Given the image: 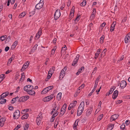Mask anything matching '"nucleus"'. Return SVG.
<instances>
[{"instance_id":"obj_2","label":"nucleus","mask_w":130,"mask_h":130,"mask_svg":"<svg viewBox=\"0 0 130 130\" xmlns=\"http://www.w3.org/2000/svg\"><path fill=\"white\" fill-rule=\"evenodd\" d=\"M61 15L60 10L57 9L55 11L54 15V19L55 20H57Z\"/></svg>"},{"instance_id":"obj_41","label":"nucleus","mask_w":130,"mask_h":130,"mask_svg":"<svg viewBox=\"0 0 130 130\" xmlns=\"http://www.w3.org/2000/svg\"><path fill=\"white\" fill-rule=\"evenodd\" d=\"M104 38V35H103L100 38V42H102V43H103V40Z\"/></svg>"},{"instance_id":"obj_18","label":"nucleus","mask_w":130,"mask_h":130,"mask_svg":"<svg viewBox=\"0 0 130 130\" xmlns=\"http://www.w3.org/2000/svg\"><path fill=\"white\" fill-rule=\"evenodd\" d=\"M125 126L124 123H123L120 126V128L121 130H126L125 128Z\"/></svg>"},{"instance_id":"obj_28","label":"nucleus","mask_w":130,"mask_h":130,"mask_svg":"<svg viewBox=\"0 0 130 130\" xmlns=\"http://www.w3.org/2000/svg\"><path fill=\"white\" fill-rule=\"evenodd\" d=\"M79 121V120L78 119H77L76 120L73 125V127L74 128L76 127L78 125V122Z\"/></svg>"},{"instance_id":"obj_59","label":"nucleus","mask_w":130,"mask_h":130,"mask_svg":"<svg viewBox=\"0 0 130 130\" xmlns=\"http://www.w3.org/2000/svg\"><path fill=\"white\" fill-rule=\"evenodd\" d=\"M122 102V100H118L117 101L116 103L117 104H120V103H121Z\"/></svg>"},{"instance_id":"obj_62","label":"nucleus","mask_w":130,"mask_h":130,"mask_svg":"<svg viewBox=\"0 0 130 130\" xmlns=\"http://www.w3.org/2000/svg\"><path fill=\"white\" fill-rule=\"evenodd\" d=\"M71 4V2L69 0L68 2H67V5L68 7L70 6Z\"/></svg>"},{"instance_id":"obj_9","label":"nucleus","mask_w":130,"mask_h":130,"mask_svg":"<svg viewBox=\"0 0 130 130\" xmlns=\"http://www.w3.org/2000/svg\"><path fill=\"white\" fill-rule=\"evenodd\" d=\"M127 83L125 80L122 81L120 84V86L122 89L124 88L126 86Z\"/></svg>"},{"instance_id":"obj_23","label":"nucleus","mask_w":130,"mask_h":130,"mask_svg":"<svg viewBox=\"0 0 130 130\" xmlns=\"http://www.w3.org/2000/svg\"><path fill=\"white\" fill-rule=\"evenodd\" d=\"M46 87L44 88L43 90L41 92L42 94H45L48 91L47 89H46Z\"/></svg>"},{"instance_id":"obj_4","label":"nucleus","mask_w":130,"mask_h":130,"mask_svg":"<svg viewBox=\"0 0 130 130\" xmlns=\"http://www.w3.org/2000/svg\"><path fill=\"white\" fill-rule=\"evenodd\" d=\"M53 95L52 94L50 96H48L43 98V101L44 102L49 101L52 99H53Z\"/></svg>"},{"instance_id":"obj_26","label":"nucleus","mask_w":130,"mask_h":130,"mask_svg":"<svg viewBox=\"0 0 130 130\" xmlns=\"http://www.w3.org/2000/svg\"><path fill=\"white\" fill-rule=\"evenodd\" d=\"M65 111H66L64 110L63 109H61L60 112L59 116H62L65 113Z\"/></svg>"},{"instance_id":"obj_13","label":"nucleus","mask_w":130,"mask_h":130,"mask_svg":"<svg viewBox=\"0 0 130 130\" xmlns=\"http://www.w3.org/2000/svg\"><path fill=\"white\" fill-rule=\"evenodd\" d=\"M114 88H115L114 86H113L112 88H111L109 92L106 93V95H109L111 94L114 90L113 89Z\"/></svg>"},{"instance_id":"obj_12","label":"nucleus","mask_w":130,"mask_h":130,"mask_svg":"<svg viewBox=\"0 0 130 130\" xmlns=\"http://www.w3.org/2000/svg\"><path fill=\"white\" fill-rule=\"evenodd\" d=\"M116 24V22H113L110 28V30L111 32L113 31L115 29V27Z\"/></svg>"},{"instance_id":"obj_40","label":"nucleus","mask_w":130,"mask_h":130,"mask_svg":"<svg viewBox=\"0 0 130 130\" xmlns=\"http://www.w3.org/2000/svg\"><path fill=\"white\" fill-rule=\"evenodd\" d=\"M28 90H32L34 89L33 86L32 85H28Z\"/></svg>"},{"instance_id":"obj_35","label":"nucleus","mask_w":130,"mask_h":130,"mask_svg":"<svg viewBox=\"0 0 130 130\" xmlns=\"http://www.w3.org/2000/svg\"><path fill=\"white\" fill-rule=\"evenodd\" d=\"M21 77L20 79V80L21 81V80H23L25 77V76L24 72L21 73Z\"/></svg>"},{"instance_id":"obj_24","label":"nucleus","mask_w":130,"mask_h":130,"mask_svg":"<svg viewBox=\"0 0 130 130\" xmlns=\"http://www.w3.org/2000/svg\"><path fill=\"white\" fill-rule=\"evenodd\" d=\"M55 69V67H52V68L50 69V70L48 72V74H49V73H50V72H52V73H53L54 72Z\"/></svg>"},{"instance_id":"obj_57","label":"nucleus","mask_w":130,"mask_h":130,"mask_svg":"<svg viewBox=\"0 0 130 130\" xmlns=\"http://www.w3.org/2000/svg\"><path fill=\"white\" fill-rule=\"evenodd\" d=\"M18 43V42L17 41H15L14 42V43H13V46H15L16 45H17V44Z\"/></svg>"},{"instance_id":"obj_55","label":"nucleus","mask_w":130,"mask_h":130,"mask_svg":"<svg viewBox=\"0 0 130 130\" xmlns=\"http://www.w3.org/2000/svg\"><path fill=\"white\" fill-rule=\"evenodd\" d=\"M21 127V125L19 124L17 125L16 127L15 128V129H16V130H18L19 128H20Z\"/></svg>"},{"instance_id":"obj_44","label":"nucleus","mask_w":130,"mask_h":130,"mask_svg":"<svg viewBox=\"0 0 130 130\" xmlns=\"http://www.w3.org/2000/svg\"><path fill=\"white\" fill-rule=\"evenodd\" d=\"M6 37L4 36H1L0 37V39L1 40L3 41L4 40L6 39Z\"/></svg>"},{"instance_id":"obj_54","label":"nucleus","mask_w":130,"mask_h":130,"mask_svg":"<svg viewBox=\"0 0 130 130\" xmlns=\"http://www.w3.org/2000/svg\"><path fill=\"white\" fill-rule=\"evenodd\" d=\"M64 46V47H62V50L61 51V52L62 51H65L66 50L67 47H66V45H65Z\"/></svg>"},{"instance_id":"obj_37","label":"nucleus","mask_w":130,"mask_h":130,"mask_svg":"<svg viewBox=\"0 0 130 130\" xmlns=\"http://www.w3.org/2000/svg\"><path fill=\"white\" fill-rule=\"evenodd\" d=\"M107 50L106 48H105L103 51L102 52V54H101L102 56H103V57L105 55V52Z\"/></svg>"},{"instance_id":"obj_39","label":"nucleus","mask_w":130,"mask_h":130,"mask_svg":"<svg viewBox=\"0 0 130 130\" xmlns=\"http://www.w3.org/2000/svg\"><path fill=\"white\" fill-rule=\"evenodd\" d=\"M86 1H83L80 4V5L81 6H84L86 4Z\"/></svg>"},{"instance_id":"obj_38","label":"nucleus","mask_w":130,"mask_h":130,"mask_svg":"<svg viewBox=\"0 0 130 130\" xmlns=\"http://www.w3.org/2000/svg\"><path fill=\"white\" fill-rule=\"evenodd\" d=\"M42 33V29L40 28L39 29L38 32L37 33V34H38V36H40L41 35Z\"/></svg>"},{"instance_id":"obj_43","label":"nucleus","mask_w":130,"mask_h":130,"mask_svg":"<svg viewBox=\"0 0 130 130\" xmlns=\"http://www.w3.org/2000/svg\"><path fill=\"white\" fill-rule=\"evenodd\" d=\"M28 86L27 85L26 86H25L23 88L24 91H26L27 92L28 91Z\"/></svg>"},{"instance_id":"obj_25","label":"nucleus","mask_w":130,"mask_h":130,"mask_svg":"<svg viewBox=\"0 0 130 130\" xmlns=\"http://www.w3.org/2000/svg\"><path fill=\"white\" fill-rule=\"evenodd\" d=\"M6 101V100L3 98V99H0V104H3L5 103Z\"/></svg>"},{"instance_id":"obj_22","label":"nucleus","mask_w":130,"mask_h":130,"mask_svg":"<svg viewBox=\"0 0 130 130\" xmlns=\"http://www.w3.org/2000/svg\"><path fill=\"white\" fill-rule=\"evenodd\" d=\"M15 55H12L11 58L9 59L8 63L9 62H10V63L13 60H14V59L15 58Z\"/></svg>"},{"instance_id":"obj_1","label":"nucleus","mask_w":130,"mask_h":130,"mask_svg":"<svg viewBox=\"0 0 130 130\" xmlns=\"http://www.w3.org/2000/svg\"><path fill=\"white\" fill-rule=\"evenodd\" d=\"M85 104L84 102H81L78 107L77 111V115L78 116H80L83 113L84 107Z\"/></svg>"},{"instance_id":"obj_52","label":"nucleus","mask_w":130,"mask_h":130,"mask_svg":"<svg viewBox=\"0 0 130 130\" xmlns=\"http://www.w3.org/2000/svg\"><path fill=\"white\" fill-rule=\"evenodd\" d=\"M114 126L112 124H109L108 126V127L109 128H111V130L112 129Z\"/></svg>"},{"instance_id":"obj_27","label":"nucleus","mask_w":130,"mask_h":130,"mask_svg":"<svg viewBox=\"0 0 130 130\" xmlns=\"http://www.w3.org/2000/svg\"><path fill=\"white\" fill-rule=\"evenodd\" d=\"M26 14L25 12H23L20 14L19 17V18H22L24 17Z\"/></svg>"},{"instance_id":"obj_48","label":"nucleus","mask_w":130,"mask_h":130,"mask_svg":"<svg viewBox=\"0 0 130 130\" xmlns=\"http://www.w3.org/2000/svg\"><path fill=\"white\" fill-rule=\"evenodd\" d=\"M118 92H119L118 91L116 90L114 91L113 93V94H114V95H115L116 96H118Z\"/></svg>"},{"instance_id":"obj_16","label":"nucleus","mask_w":130,"mask_h":130,"mask_svg":"<svg viewBox=\"0 0 130 130\" xmlns=\"http://www.w3.org/2000/svg\"><path fill=\"white\" fill-rule=\"evenodd\" d=\"M28 117V113H26L23 115L21 117L22 120L27 119Z\"/></svg>"},{"instance_id":"obj_17","label":"nucleus","mask_w":130,"mask_h":130,"mask_svg":"<svg viewBox=\"0 0 130 130\" xmlns=\"http://www.w3.org/2000/svg\"><path fill=\"white\" fill-rule=\"evenodd\" d=\"M62 93L61 92H59L58 93L57 95V98L58 101L61 100V98Z\"/></svg>"},{"instance_id":"obj_30","label":"nucleus","mask_w":130,"mask_h":130,"mask_svg":"<svg viewBox=\"0 0 130 130\" xmlns=\"http://www.w3.org/2000/svg\"><path fill=\"white\" fill-rule=\"evenodd\" d=\"M38 45L37 44H35L33 47L32 48L31 50V51L32 52H33L35 51L37 47V46Z\"/></svg>"},{"instance_id":"obj_51","label":"nucleus","mask_w":130,"mask_h":130,"mask_svg":"<svg viewBox=\"0 0 130 130\" xmlns=\"http://www.w3.org/2000/svg\"><path fill=\"white\" fill-rule=\"evenodd\" d=\"M35 13V12L34 11H32L31 12H30L29 14V17H31L32 15H33Z\"/></svg>"},{"instance_id":"obj_21","label":"nucleus","mask_w":130,"mask_h":130,"mask_svg":"<svg viewBox=\"0 0 130 130\" xmlns=\"http://www.w3.org/2000/svg\"><path fill=\"white\" fill-rule=\"evenodd\" d=\"M24 98H24L23 96L22 97L19 98L18 101L19 102L26 101V100Z\"/></svg>"},{"instance_id":"obj_45","label":"nucleus","mask_w":130,"mask_h":130,"mask_svg":"<svg viewBox=\"0 0 130 130\" xmlns=\"http://www.w3.org/2000/svg\"><path fill=\"white\" fill-rule=\"evenodd\" d=\"M53 88V86H51L46 87L47 88L46 89H47V90L49 91L52 89Z\"/></svg>"},{"instance_id":"obj_29","label":"nucleus","mask_w":130,"mask_h":130,"mask_svg":"<svg viewBox=\"0 0 130 130\" xmlns=\"http://www.w3.org/2000/svg\"><path fill=\"white\" fill-rule=\"evenodd\" d=\"M65 73H64V72L62 71H61L60 74V78L62 77V78H63L64 76L65 75Z\"/></svg>"},{"instance_id":"obj_63","label":"nucleus","mask_w":130,"mask_h":130,"mask_svg":"<svg viewBox=\"0 0 130 130\" xmlns=\"http://www.w3.org/2000/svg\"><path fill=\"white\" fill-rule=\"evenodd\" d=\"M24 98H25V99L26 100V101L29 98V97L28 96H23Z\"/></svg>"},{"instance_id":"obj_60","label":"nucleus","mask_w":130,"mask_h":130,"mask_svg":"<svg viewBox=\"0 0 130 130\" xmlns=\"http://www.w3.org/2000/svg\"><path fill=\"white\" fill-rule=\"evenodd\" d=\"M9 47L8 46H6L5 48V51H6V52H7V51L8 50H9Z\"/></svg>"},{"instance_id":"obj_20","label":"nucleus","mask_w":130,"mask_h":130,"mask_svg":"<svg viewBox=\"0 0 130 130\" xmlns=\"http://www.w3.org/2000/svg\"><path fill=\"white\" fill-rule=\"evenodd\" d=\"M92 112V110L91 109H88L87 111L86 115L87 116H88Z\"/></svg>"},{"instance_id":"obj_10","label":"nucleus","mask_w":130,"mask_h":130,"mask_svg":"<svg viewBox=\"0 0 130 130\" xmlns=\"http://www.w3.org/2000/svg\"><path fill=\"white\" fill-rule=\"evenodd\" d=\"M59 113L58 112H56L55 114H53L52 116V118L50 120L51 122H53L55 120V117Z\"/></svg>"},{"instance_id":"obj_33","label":"nucleus","mask_w":130,"mask_h":130,"mask_svg":"<svg viewBox=\"0 0 130 130\" xmlns=\"http://www.w3.org/2000/svg\"><path fill=\"white\" fill-rule=\"evenodd\" d=\"M42 113H39L37 119L38 118V119H40V120H42Z\"/></svg>"},{"instance_id":"obj_58","label":"nucleus","mask_w":130,"mask_h":130,"mask_svg":"<svg viewBox=\"0 0 130 130\" xmlns=\"http://www.w3.org/2000/svg\"><path fill=\"white\" fill-rule=\"evenodd\" d=\"M73 108L72 107V106L70 104L69 105V107L68 108V109L69 110H70L72 109Z\"/></svg>"},{"instance_id":"obj_50","label":"nucleus","mask_w":130,"mask_h":130,"mask_svg":"<svg viewBox=\"0 0 130 130\" xmlns=\"http://www.w3.org/2000/svg\"><path fill=\"white\" fill-rule=\"evenodd\" d=\"M106 24V23H105H105H102L100 26V28H101V29H102L103 28V27H104L105 26V25Z\"/></svg>"},{"instance_id":"obj_11","label":"nucleus","mask_w":130,"mask_h":130,"mask_svg":"<svg viewBox=\"0 0 130 130\" xmlns=\"http://www.w3.org/2000/svg\"><path fill=\"white\" fill-rule=\"evenodd\" d=\"M5 121V119L3 118L0 119V126H1L2 127L3 126Z\"/></svg>"},{"instance_id":"obj_3","label":"nucleus","mask_w":130,"mask_h":130,"mask_svg":"<svg viewBox=\"0 0 130 130\" xmlns=\"http://www.w3.org/2000/svg\"><path fill=\"white\" fill-rule=\"evenodd\" d=\"M20 113L18 110H16L14 113L13 117L14 119H18L20 117Z\"/></svg>"},{"instance_id":"obj_14","label":"nucleus","mask_w":130,"mask_h":130,"mask_svg":"<svg viewBox=\"0 0 130 130\" xmlns=\"http://www.w3.org/2000/svg\"><path fill=\"white\" fill-rule=\"evenodd\" d=\"M119 115L117 114H115L112 116L111 118L112 119V121L115 120L118 117Z\"/></svg>"},{"instance_id":"obj_64","label":"nucleus","mask_w":130,"mask_h":130,"mask_svg":"<svg viewBox=\"0 0 130 130\" xmlns=\"http://www.w3.org/2000/svg\"><path fill=\"white\" fill-rule=\"evenodd\" d=\"M75 110L74 109H72L71 111V114H73V113L74 112Z\"/></svg>"},{"instance_id":"obj_42","label":"nucleus","mask_w":130,"mask_h":130,"mask_svg":"<svg viewBox=\"0 0 130 130\" xmlns=\"http://www.w3.org/2000/svg\"><path fill=\"white\" fill-rule=\"evenodd\" d=\"M29 127V124H26L25 126L24 127V130H27V129H28Z\"/></svg>"},{"instance_id":"obj_61","label":"nucleus","mask_w":130,"mask_h":130,"mask_svg":"<svg viewBox=\"0 0 130 130\" xmlns=\"http://www.w3.org/2000/svg\"><path fill=\"white\" fill-rule=\"evenodd\" d=\"M130 123V121L129 120H127L125 122V123L126 125L129 124Z\"/></svg>"},{"instance_id":"obj_53","label":"nucleus","mask_w":130,"mask_h":130,"mask_svg":"<svg viewBox=\"0 0 130 130\" xmlns=\"http://www.w3.org/2000/svg\"><path fill=\"white\" fill-rule=\"evenodd\" d=\"M5 75V74H1L0 75V78L1 79H2L3 78V80L5 78L4 77Z\"/></svg>"},{"instance_id":"obj_6","label":"nucleus","mask_w":130,"mask_h":130,"mask_svg":"<svg viewBox=\"0 0 130 130\" xmlns=\"http://www.w3.org/2000/svg\"><path fill=\"white\" fill-rule=\"evenodd\" d=\"M80 55L79 54H78L76 56V58L74 59L73 61L72 65L73 66H75L77 63L78 62V61L79 58V57Z\"/></svg>"},{"instance_id":"obj_49","label":"nucleus","mask_w":130,"mask_h":130,"mask_svg":"<svg viewBox=\"0 0 130 130\" xmlns=\"http://www.w3.org/2000/svg\"><path fill=\"white\" fill-rule=\"evenodd\" d=\"M80 15H78V14H77L76 18H75V21H76L77 20V21H78L80 18H79V17H80Z\"/></svg>"},{"instance_id":"obj_19","label":"nucleus","mask_w":130,"mask_h":130,"mask_svg":"<svg viewBox=\"0 0 130 130\" xmlns=\"http://www.w3.org/2000/svg\"><path fill=\"white\" fill-rule=\"evenodd\" d=\"M28 67V66H26L25 64H24L21 70V72H23L24 71L25 69L27 68Z\"/></svg>"},{"instance_id":"obj_36","label":"nucleus","mask_w":130,"mask_h":130,"mask_svg":"<svg viewBox=\"0 0 130 130\" xmlns=\"http://www.w3.org/2000/svg\"><path fill=\"white\" fill-rule=\"evenodd\" d=\"M41 120H40V119H37L36 122L37 124L38 125H39L41 122Z\"/></svg>"},{"instance_id":"obj_34","label":"nucleus","mask_w":130,"mask_h":130,"mask_svg":"<svg viewBox=\"0 0 130 130\" xmlns=\"http://www.w3.org/2000/svg\"><path fill=\"white\" fill-rule=\"evenodd\" d=\"M103 114H102L100 115L98 117L97 120H98V121H99L100 120L103 118Z\"/></svg>"},{"instance_id":"obj_32","label":"nucleus","mask_w":130,"mask_h":130,"mask_svg":"<svg viewBox=\"0 0 130 130\" xmlns=\"http://www.w3.org/2000/svg\"><path fill=\"white\" fill-rule=\"evenodd\" d=\"M77 103V101H74L73 102V103L70 104V105H71L73 108L75 107Z\"/></svg>"},{"instance_id":"obj_8","label":"nucleus","mask_w":130,"mask_h":130,"mask_svg":"<svg viewBox=\"0 0 130 130\" xmlns=\"http://www.w3.org/2000/svg\"><path fill=\"white\" fill-rule=\"evenodd\" d=\"M74 6H73L72 8L70 14V18L71 19L73 17L74 15Z\"/></svg>"},{"instance_id":"obj_56","label":"nucleus","mask_w":130,"mask_h":130,"mask_svg":"<svg viewBox=\"0 0 130 130\" xmlns=\"http://www.w3.org/2000/svg\"><path fill=\"white\" fill-rule=\"evenodd\" d=\"M99 53H96L95 54V55L94 58L95 59H96L98 58L99 55Z\"/></svg>"},{"instance_id":"obj_15","label":"nucleus","mask_w":130,"mask_h":130,"mask_svg":"<svg viewBox=\"0 0 130 130\" xmlns=\"http://www.w3.org/2000/svg\"><path fill=\"white\" fill-rule=\"evenodd\" d=\"M27 93L29 94V95H34L35 94V92L34 91L32 90H28V91Z\"/></svg>"},{"instance_id":"obj_7","label":"nucleus","mask_w":130,"mask_h":130,"mask_svg":"<svg viewBox=\"0 0 130 130\" xmlns=\"http://www.w3.org/2000/svg\"><path fill=\"white\" fill-rule=\"evenodd\" d=\"M44 3L43 2H40L37 4L36 6L35 7L37 9H39L41 8L43 6Z\"/></svg>"},{"instance_id":"obj_46","label":"nucleus","mask_w":130,"mask_h":130,"mask_svg":"<svg viewBox=\"0 0 130 130\" xmlns=\"http://www.w3.org/2000/svg\"><path fill=\"white\" fill-rule=\"evenodd\" d=\"M57 120V119H56V121ZM58 124V121H56L54 123V128H56Z\"/></svg>"},{"instance_id":"obj_47","label":"nucleus","mask_w":130,"mask_h":130,"mask_svg":"<svg viewBox=\"0 0 130 130\" xmlns=\"http://www.w3.org/2000/svg\"><path fill=\"white\" fill-rule=\"evenodd\" d=\"M84 69V67H82L81 68H80L78 70V72H79V73H81L82 71Z\"/></svg>"},{"instance_id":"obj_31","label":"nucleus","mask_w":130,"mask_h":130,"mask_svg":"<svg viewBox=\"0 0 130 130\" xmlns=\"http://www.w3.org/2000/svg\"><path fill=\"white\" fill-rule=\"evenodd\" d=\"M19 97L18 96L15 97L14 98H13L12 100L11 101L13 102H11V103L12 104L14 103L16 101H17V99L19 98Z\"/></svg>"},{"instance_id":"obj_5","label":"nucleus","mask_w":130,"mask_h":130,"mask_svg":"<svg viewBox=\"0 0 130 130\" xmlns=\"http://www.w3.org/2000/svg\"><path fill=\"white\" fill-rule=\"evenodd\" d=\"M125 42L127 43L130 41V32L129 33L126 35L124 38Z\"/></svg>"}]
</instances>
